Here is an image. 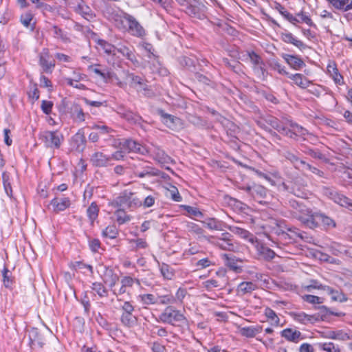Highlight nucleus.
<instances>
[{
    "mask_svg": "<svg viewBox=\"0 0 352 352\" xmlns=\"http://www.w3.org/2000/svg\"><path fill=\"white\" fill-rule=\"evenodd\" d=\"M162 276L167 280H172L175 276V270L165 263H160L157 261Z\"/></svg>",
    "mask_w": 352,
    "mask_h": 352,
    "instance_id": "43",
    "label": "nucleus"
},
{
    "mask_svg": "<svg viewBox=\"0 0 352 352\" xmlns=\"http://www.w3.org/2000/svg\"><path fill=\"white\" fill-rule=\"evenodd\" d=\"M116 51L120 53L127 60L131 61L133 65H136L139 63L132 46L124 44V43H118L116 47Z\"/></svg>",
    "mask_w": 352,
    "mask_h": 352,
    "instance_id": "15",
    "label": "nucleus"
},
{
    "mask_svg": "<svg viewBox=\"0 0 352 352\" xmlns=\"http://www.w3.org/2000/svg\"><path fill=\"white\" fill-rule=\"evenodd\" d=\"M286 230L290 232V234L286 233L285 232H282L281 233H278V235L281 236L282 239H292L296 240L297 238L303 239L304 232L300 231L298 228L296 227H287Z\"/></svg>",
    "mask_w": 352,
    "mask_h": 352,
    "instance_id": "34",
    "label": "nucleus"
},
{
    "mask_svg": "<svg viewBox=\"0 0 352 352\" xmlns=\"http://www.w3.org/2000/svg\"><path fill=\"white\" fill-rule=\"evenodd\" d=\"M182 208L188 212V215L191 218L199 217L202 218L204 214L201 212L199 208L190 206L183 205Z\"/></svg>",
    "mask_w": 352,
    "mask_h": 352,
    "instance_id": "62",
    "label": "nucleus"
},
{
    "mask_svg": "<svg viewBox=\"0 0 352 352\" xmlns=\"http://www.w3.org/2000/svg\"><path fill=\"white\" fill-rule=\"evenodd\" d=\"M281 56L293 69L300 70L301 68L305 66V63L298 56L289 54H283Z\"/></svg>",
    "mask_w": 352,
    "mask_h": 352,
    "instance_id": "28",
    "label": "nucleus"
},
{
    "mask_svg": "<svg viewBox=\"0 0 352 352\" xmlns=\"http://www.w3.org/2000/svg\"><path fill=\"white\" fill-rule=\"evenodd\" d=\"M113 205L118 207H126L129 209H135L140 207V198L135 192L128 190H123L113 201Z\"/></svg>",
    "mask_w": 352,
    "mask_h": 352,
    "instance_id": "4",
    "label": "nucleus"
},
{
    "mask_svg": "<svg viewBox=\"0 0 352 352\" xmlns=\"http://www.w3.org/2000/svg\"><path fill=\"white\" fill-rule=\"evenodd\" d=\"M158 321L173 326H183L188 323L184 313L173 305H168L163 310L159 315Z\"/></svg>",
    "mask_w": 352,
    "mask_h": 352,
    "instance_id": "2",
    "label": "nucleus"
},
{
    "mask_svg": "<svg viewBox=\"0 0 352 352\" xmlns=\"http://www.w3.org/2000/svg\"><path fill=\"white\" fill-rule=\"evenodd\" d=\"M276 8L278 10L280 14L283 16L287 20H288L290 23L295 24L296 23H299L300 21L294 16H293L291 13L287 12L285 8L280 5V3H277Z\"/></svg>",
    "mask_w": 352,
    "mask_h": 352,
    "instance_id": "54",
    "label": "nucleus"
},
{
    "mask_svg": "<svg viewBox=\"0 0 352 352\" xmlns=\"http://www.w3.org/2000/svg\"><path fill=\"white\" fill-rule=\"evenodd\" d=\"M223 256L226 266L231 270L236 273H241L242 272V266L239 265V263L242 262L241 260L236 259L234 256L228 254H224Z\"/></svg>",
    "mask_w": 352,
    "mask_h": 352,
    "instance_id": "30",
    "label": "nucleus"
},
{
    "mask_svg": "<svg viewBox=\"0 0 352 352\" xmlns=\"http://www.w3.org/2000/svg\"><path fill=\"white\" fill-rule=\"evenodd\" d=\"M99 213V207L97 204L94 201L87 209V215L91 221V223H94L95 220L98 218Z\"/></svg>",
    "mask_w": 352,
    "mask_h": 352,
    "instance_id": "49",
    "label": "nucleus"
},
{
    "mask_svg": "<svg viewBox=\"0 0 352 352\" xmlns=\"http://www.w3.org/2000/svg\"><path fill=\"white\" fill-rule=\"evenodd\" d=\"M2 179H3V184L5 189V191L7 194V195L10 197H12V189L10 181V176L9 174L7 172H3L2 173Z\"/></svg>",
    "mask_w": 352,
    "mask_h": 352,
    "instance_id": "60",
    "label": "nucleus"
},
{
    "mask_svg": "<svg viewBox=\"0 0 352 352\" xmlns=\"http://www.w3.org/2000/svg\"><path fill=\"white\" fill-rule=\"evenodd\" d=\"M226 228L230 232L248 241L252 244H254V243L256 242L257 238L247 230L234 226H227Z\"/></svg>",
    "mask_w": 352,
    "mask_h": 352,
    "instance_id": "23",
    "label": "nucleus"
},
{
    "mask_svg": "<svg viewBox=\"0 0 352 352\" xmlns=\"http://www.w3.org/2000/svg\"><path fill=\"white\" fill-rule=\"evenodd\" d=\"M318 347L326 352H340L341 349L338 344L333 342H322L318 344Z\"/></svg>",
    "mask_w": 352,
    "mask_h": 352,
    "instance_id": "59",
    "label": "nucleus"
},
{
    "mask_svg": "<svg viewBox=\"0 0 352 352\" xmlns=\"http://www.w3.org/2000/svg\"><path fill=\"white\" fill-rule=\"evenodd\" d=\"M140 301L144 305H155L158 303V298L151 294H142L138 296Z\"/></svg>",
    "mask_w": 352,
    "mask_h": 352,
    "instance_id": "58",
    "label": "nucleus"
},
{
    "mask_svg": "<svg viewBox=\"0 0 352 352\" xmlns=\"http://www.w3.org/2000/svg\"><path fill=\"white\" fill-rule=\"evenodd\" d=\"M327 70L336 85H342L344 84L343 76L339 73L335 62H330L327 65Z\"/></svg>",
    "mask_w": 352,
    "mask_h": 352,
    "instance_id": "29",
    "label": "nucleus"
},
{
    "mask_svg": "<svg viewBox=\"0 0 352 352\" xmlns=\"http://www.w3.org/2000/svg\"><path fill=\"white\" fill-rule=\"evenodd\" d=\"M53 207V211L55 213H59L68 208L71 205V201L69 197H55L50 201V204Z\"/></svg>",
    "mask_w": 352,
    "mask_h": 352,
    "instance_id": "24",
    "label": "nucleus"
},
{
    "mask_svg": "<svg viewBox=\"0 0 352 352\" xmlns=\"http://www.w3.org/2000/svg\"><path fill=\"white\" fill-rule=\"evenodd\" d=\"M207 228L211 230H223V226L226 228L224 223L215 218H208L203 221Z\"/></svg>",
    "mask_w": 352,
    "mask_h": 352,
    "instance_id": "40",
    "label": "nucleus"
},
{
    "mask_svg": "<svg viewBox=\"0 0 352 352\" xmlns=\"http://www.w3.org/2000/svg\"><path fill=\"white\" fill-rule=\"evenodd\" d=\"M158 114L162 118L163 123L169 129L172 130H178L182 128L183 124L180 118L168 114L164 112L162 109L158 111Z\"/></svg>",
    "mask_w": 352,
    "mask_h": 352,
    "instance_id": "12",
    "label": "nucleus"
},
{
    "mask_svg": "<svg viewBox=\"0 0 352 352\" xmlns=\"http://www.w3.org/2000/svg\"><path fill=\"white\" fill-rule=\"evenodd\" d=\"M185 12L190 16L196 18L199 20H203L206 18V15L200 7L192 4H188L187 3Z\"/></svg>",
    "mask_w": 352,
    "mask_h": 352,
    "instance_id": "35",
    "label": "nucleus"
},
{
    "mask_svg": "<svg viewBox=\"0 0 352 352\" xmlns=\"http://www.w3.org/2000/svg\"><path fill=\"white\" fill-rule=\"evenodd\" d=\"M116 217V221L119 225H122L131 221V217L127 214L123 209H118L114 213Z\"/></svg>",
    "mask_w": 352,
    "mask_h": 352,
    "instance_id": "55",
    "label": "nucleus"
},
{
    "mask_svg": "<svg viewBox=\"0 0 352 352\" xmlns=\"http://www.w3.org/2000/svg\"><path fill=\"white\" fill-rule=\"evenodd\" d=\"M134 174L135 176L143 178V177H151L155 176H160L161 174V171L149 166H145L143 167L142 170H139L138 168L134 170Z\"/></svg>",
    "mask_w": 352,
    "mask_h": 352,
    "instance_id": "31",
    "label": "nucleus"
},
{
    "mask_svg": "<svg viewBox=\"0 0 352 352\" xmlns=\"http://www.w3.org/2000/svg\"><path fill=\"white\" fill-rule=\"evenodd\" d=\"M126 32L138 38H142L146 35L144 28L132 15L127 16V29Z\"/></svg>",
    "mask_w": 352,
    "mask_h": 352,
    "instance_id": "10",
    "label": "nucleus"
},
{
    "mask_svg": "<svg viewBox=\"0 0 352 352\" xmlns=\"http://www.w3.org/2000/svg\"><path fill=\"white\" fill-rule=\"evenodd\" d=\"M324 290L331 296V298L333 301L344 302L347 300V297L341 291L335 290L329 286H324Z\"/></svg>",
    "mask_w": 352,
    "mask_h": 352,
    "instance_id": "37",
    "label": "nucleus"
},
{
    "mask_svg": "<svg viewBox=\"0 0 352 352\" xmlns=\"http://www.w3.org/2000/svg\"><path fill=\"white\" fill-rule=\"evenodd\" d=\"M86 138L82 129H79L71 139L70 145L78 152H83L86 147Z\"/></svg>",
    "mask_w": 352,
    "mask_h": 352,
    "instance_id": "16",
    "label": "nucleus"
},
{
    "mask_svg": "<svg viewBox=\"0 0 352 352\" xmlns=\"http://www.w3.org/2000/svg\"><path fill=\"white\" fill-rule=\"evenodd\" d=\"M194 78L197 82L203 85L212 88L215 86V83L210 78L196 71L194 72Z\"/></svg>",
    "mask_w": 352,
    "mask_h": 352,
    "instance_id": "57",
    "label": "nucleus"
},
{
    "mask_svg": "<svg viewBox=\"0 0 352 352\" xmlns=\"http://www.w3.org/2000/svg\"><path fill=\"white\" fill-rule=\"evenodd\" d=\"M117 113L122 118L126 120L131 124L142 126V123L144 122L142 118L139 114L126 109L124 107H119Z\"/></svg>",
    "mask_w": 352,
    "mask_h": 352,
    "instance_id": "11",
    "label": "nucleus"
},
{
    "mask_svg": "<svg viewBox=\"0 0 352 352\" xmlns=\"http://www.w3.org/2000/svg\"><path fill=\"white\" fill-rule=\"evenodd\" d=\"M216 277H213L210 279H208L203 282V286L206 290L211 291L214 288L217 287L223 289L226 287V286L227 285L228 280L226 275V272L224 270H218L216 272Z\"/></svg>",
    "mask_w": 352,
    "mask_h": 352,
    "instance_id": "8",
    "label": "nucleus"
},
{
    "mask_svg": "<svg viewBox=\"0 0 352 352\" xmlns=\"http://www.w3.org/2000/svg\"><path fill=\"white\" fill-rule=\"evenodd\" d=\"M38 63L43 72L52 74L55 67V60L52 58L47 48H44L38 55Z\"/></svg>",
    "mask_w": 352,
    "mask_h": 352,
    "instance_id": "9",
    "label": "nucleus"
},
{
    "mask_svg": "<svg viewBox=\"0 0 352 352\" xmlns=\"http://www.w3.org/2000/svg\"><path fill=\"white\" fill-rule=\"evenodd\" d=\"M283 156L287 160L290 161L296 169H300L303 163V160H300L297 155L290 151H285L283 153Z\"/></svg>",
    "mask_w": 352,
    "mask_h": 352,
    "instance_id": "45",
    "label": "nucleus"
},
{
    "mask_svg": "<svg viewBox=\"0 0 352 352\" xmlns=\"http://www.w3.org/2000/svg\"><path fill=\"white\" fill-rule=\"evenodd\" d=\"M298 219L305 227L314 230L322 228L329 230L336 227V221L330 217L320 211H314L311 209L304 210L302 214H299Z\"/></svg>",
    "mask_w": 352,
    "mask_h": 352,
    "instance_id": "1",
    "label": "nucleus"
},
{
    "mask_svg": "<svg viewBox=\"0 0 352 352\" xmlns=\"http://www.w3.org/2000/svg\"><path fill=\"white\" fill-rule=\"evenodd\" d=\"M179 64L188 70L195 72L196 71V60L194 58L183 56L179 58Z\"/></svg>",
    "mask_w": 352,
    "mask_h": 352,
    "instance_id": "46",
    "label": "nucleus"
},
{
    "mask_svg": "<svg viewBox=\"0 0 352 352\" xmlns=\"http://www.w3.org/2000/svg\"><path fill=\"white\" fill-rule=\"evenodd\" d=\"M287 123H288L291 128L293 129V132H294L296 134V138L299 135L304 136L308 133L307 129L298 125V124L293 122L292 120H287Z\"/></svg>",
    "mask_w": 352,
    "mask_h": 352,
    "instance_id": "61",
    "label": "nucleus"
},
{
    "mask_svg": "<svg viewBox=\"0 0 352 352\" xmlns=\"http://www.w3.org/2000/svg\"><path fill=\"white\" fill-rule=\"evenodd\" d=\"M74 10L87 20L91 19L95 16L92 10L83 0L78 1L76 6L74 7Z\"/></svg>",
    "mask_w": 352,
    "mask_h": 352,
    "instance_id": "27",
    "label": "nucleus"
},
{
    "mask_svg": "<svg viewBox=\"0 0 352 352\" xmlns=\"http://www.w3.org/2000/svg\"><path fill=\"white\" fill-rule=\"evenodd\" d=\"M280 336L288 342L294 343H298L305 338L300 331L292 328H286L281 331Z\"/></svg>",
    "mask_w": 352,
    "mask_h": 352,
    "instance_id": "25",
    "label": "nucleus"
},
{
    "mask_svg": "<svg viewBox=\"0 0 352 352\" xmlns=\"http://www.w3.org/2000/svg\"><path fill=\"white\" fill-rule=\"evenodd\" d=\"M264 315L272 325L276 327L279 325L280 319L273 309L266 307L264 310Z\"/></svg>",
    "mask_w": 352,
    "mask_h": 352,
    "instance_id": "47",
    "label": "nucleus"
},
{
    "mask_svg": "<svg viewBox=\"0 0 352 352\" xmlns=\"http://www.w3.org/2000/svg\"><path fill=\"white\" fill-rule=\"evenodd\" d=\"M245 190L259 203L262 202L261 199L265 198L268 193L267 188L264 186L256 184L245 187Z\"/></svg>",
    "mask_w": 352,
    "mask_h": 352,
    "instance_id": "20",
    "label": "nucleus"
},
{
    "mask_svg": "<svg viewBox=\"0 0 352 352\" xmlns=\"http://www.w3.org/2000/svg\"><path fill=\"white\" fill-rule=\"evenodd\" d=\"M157 199V194L153 192L144 197V199H140V207L144 208H151L154 206L156 199Z\"/></svg>",
    "mask_w": 352,
    "mask_h": 352,
    "instance_id": "50",
    "label": "nucleus"
},
{
    "mask_svg": "<svg viewBox=\"0 0 352 352\" xmlns=\"http://www.w3.org/2000/svg\"><path fill=\"white\" fill-rule=\"evenodd\" d=\"M90 162L93 166L98 168L107 167L111 164L109 155L100 151H96L91 155Z\"/></svg>",
    "mask_w": 352,
    "mask_h": 352,
    "instance_id": "19",
    "label": "nucleus"
},
{
    "mask_svg": "<svg viewBox=\"0 0 352 352\" xmlns=\"http://www.w3.org/2000/svg\"><path fill=\"white\" fill-rule=\"evenodd\" d=\"M119 234L118 229L115 225H109L105 228L102 232V235L104 237L114 239L118 237Z\"/></svg>",
    "mask_w": 352,
    "mask_h": 352,
    "instance_id": "51",
    "label": "nucleus"
},
{
    "mask_svg": "<svg viewBox=\"0 0 352 352\" xmlns=\"http://www.w3.org/2000/svg\"><path fill=\"white\" fill-rule=\"evenodd\" d=\"M265 122L268 124H270L273 129L278 131V130L280 129V126L284 123L283 121L278 120L277 118L268 116L265 118Z\"/></svg>",
    "mask_w": 352,
    "mask_h": 352,
    "instance_id": "64",
    "label": "nucleus"
},
{
    "mask_svg": "<svg viewBox=\"0 0 352 352\" xmlns=\"http://www.w3.org/2000/svg\"><path fill=\"white\" fill-rule=\"evenodd\" d=\"M254 245L256 248L258 255L261 258L265 261H271L275 257V252L270 248L261 243L258 239Z\"/></svg>",
    "mask_w": 352,
    "mask_h": 352,
    "instance_id": "22",
    "label": "nucleus"
},
{
    "mask_svg": "<svg viewBox=\"0 0 352 352\" xmlns=\"http://www.w3.org/2000/svg\"><path fill=\"white\" fill-rule=\"evenodd\" d=\"M290 316L295 321H297L303 324H307L308 323L313 324L315 322L320 320V316L308 315L303 311L291 312Z\"/></svg>",
    "mask_w": 352,
    "mask_h": 352,
    "instance_id": "21",
    "label": "nucleus"
},
{
    "mask_svg": "<svg viewBox=\"0 0 352 352\" xmlns=\"http://www.w3.org/2000/svg\"><path fill=\"white\" fill-rule=\"evenodd\" d=\"M120 320L122 324L128 328L133 327L138 323V318L133 313H122Z\"/></svg>",
    "mask_w": 352,
    "mask_h": 352,
    "instance_id": "36",
    "label": "nucleus"
},
{
    "mask_svg": "<svg viewBox=\"0 0 352 352\" xmlns=\"http://www.w3.org/2000/svg\"><path fill=\"white\" fill-rule=\"evenodd\" d=\"M120 148L127 152H135L143 154L145 148L138 142L132 139H123L120 142Z\"/></svg>",
    "mask_w": 352,
    "mask_h": 352,
    "instance_id": "18",
    "label": "nucleus"
},
{
    "mask_svg": "<svg viewBox=\"0 0 352 352\" xmlns=\"http://www.w3.org/2000/svg\"><path fill=\"white\" fill-rule=\"evenodd\" d=\"M52 30L53 32V35L55 38L59 39L63 43L70 42V38L68 36L67 33L64 32L61 28H58L57 25H53Z\"/></svg>",
    "mask_w": 352,
    "mask_h": 352,
    "instance_id": "48",
    "label": "nucleus"
},
{
    "mask_svg": "<svg viewBox=\"0 0 352 352\" xmlns=\"http://www.w3.org/2000/svg\"><path fill=\"white\" fill-rule=\"evenodd\" d=\"M126 80L129 83L130 86L133 88H138V85H143V78L133 73L127 72Z\"/></svg>",
    "mask_w": 352,
    "mask_h": 352,
    "instance_id": "53",
    "label": "nucleus"
},
{
    "mask_svg": "<svg viewBox=\"0 0 352 352\" xmlns=\"http://www.w3.org/2000/svg\"><path fill=\"white\" fill-rule=\"evenodd\" d=\"M224 128L228 138V141L233 144L234 147L239 148L237 135L240 131L239 127L234 122L227 120L224 124Z\"/></svg>",
    "mask_w": 352,
    "mask_h": 352,
    "instance_id": "17",
    "label": "nucleus"
},
{
    "mask_svg": "<svg viewBox=\"0 0 352 352\" xmlns=\"http://www.w3.org/2000/svg\"><path fill=\"white\" fill-rule=\"evenodd\" d=\"M186 230L198 239L206 238L204 236V230L199 225L194 222H186L185 224Z\"/></svg>",
    "mask_w": 352,
    "mask_h": 352,
    "instance_id": "38",
    "label": "nucleus"
},
{
    "mask_svg": "<svg viewBox=\"0 0 352 352\" xmlns=\"http://www.w3.org/2000/svg\"><path fill=\"white\" fill-rule=\"evenodd\" d=\"M261 331H262V327H261V326L245 327H242L240 329V333L241 336H245L246 338H254L258 333H261Z\"/></svg>",
    "mask_w": 352,
    "mask_h": 352,
    "instance_id": "44",
    "label": "nucleus"
},
{
    "mask_svg": "<svg viewBox=\"0 0 352 352\" xmlns=\"http://www.w3.org/2000/svg\"><path fill=\"white\" fill-rule=\"evenodd\" d=\"M253 70L254 73L257 75V76L264 80L266 79L267 76V72L265 68V63L263 62L262 65H258L256 66H252Z\"/></svg>",
    "mask_w": 352,
    "mask_h": 352,
    "instance_id": "63",
    "label": "nucleus"
},
{
    "mask_svg": "<svg viewBox=\"0 0 352 352\" xmlns=\"http://www.w3.org/2000/svg\"><path fill=\"white\" fill-rule=\"evenodd\" d=\"M98 67H101L100 65H91L88 67V70L93 72L96 75L99 76L102 80L104 82H108L111 80L115 76V73L108 68H104L103 69H99Z\"/></svg>",
    "mask_w": 352,
    "mask_h": 352,
    "instance_id": "26",
    "label": "nucleus"
},
{
    "mask_svg": "<svg viewBox=\"0 0 352 352\" xmlns=\"http://www.w3.org/2000/svg\"><path fill=\"white\" fill-rule=\"evenodd\" d=\"M257 288V285L252 282H242L237 286L236 294L240 296L251 294Z\"/></svg>",
    "mask_w": 352,
    "mask_h": 352,
    "instance_id": "32",
    "label": "nucleus"
},
{
    "mask_svg": "<svg viewBox=\"0 0 352 352\" xmlns=\"http://www.w3.org/2000/svg\"><path fill=\"white\" fill-rule=\"evenodd\" d=\"M281 40L286 43L294 45L297 47L300 50H303L307 47V45L301 41L297 39L294 35L290 32H282L280 34Z\"/></svg>",
    "mask_w": 352,
    "mask_h": 352,
    "instance_id": "33",
    "label": "nucleus"
},
{
    "mask_svg": "<svg viewBox=\"0 0 352 352\" xmlns=\"http://www.w3.org/2000/svg\"><path fill=\"white\" fill-rule=\"evenodd\" d=\"M72 117L76 122H84L85 120L86 113H84L82 107L76 103H74L71 108Z\"/></svg>",
    "mask_w": 352,
    "mask_h": 352,
    "instance_id": "41",
    "label": "nucleus"
},
{
    "mask_svg": "<svg viewBox=\"0 0 352 352\" xmlns=\"http://www.w3.org/2000/svg\"><path fill=\"white\" fill-rule=\"evenodd\" d=\"M30 339L32 346L37 344L39 347L42 348L45 344L43 339L38 334L36 329H32L30 335Z\"/></svg>",
    "mask_w": 352,
    "mask_h": 352,
    "instance_id": "56",
    "label": "nucleus"
},
{
    "mask_svg": "<svg viewBox=\"0 0 352 352\" xmlns=\"http://www.w3.org/2000/svg\"><path fill=\"white\" fill-rule=\"evenodd\" d=\"M284 191L291 193L296 197L306 198L307 190L305 182L301 177H296L292 180L283 182L280 186Z\"/></svg>",
    "mask_w": 352,
    "mask_h": 352,
    "instance_id": "3",
    "label": "nucleus"
},
{
    "mask_svg": "<svg viewBox=\"0 0 352 352\" xmlns=\"http://www.w3.org/2000/svg\"><path fill=\"white\" fill-rule=\"evenodd\" d=\"M207 240L223 250L234 251L237 248L233 236L227 232H223L219 237L210 236L207 238Z\"/></svg>",
    "mask_w": 352,
    "mask_h": 352,
    "instance_id": "5",
    "label": "nucleus"
},
{
    "mask_svg": "<svg viewBox=\"0 0 352 352\" xmlns=\"http://www.w3.org/2000/svg\"><path fill=\"white\" fill-rule=\"evenodd\" d=\"M324 194L336 204L352 211V199L338 192L333 188H325Z\"/></svg>",
    "mask_w": 352,
    "mask_h": 352,
    "instance_id": "7",
    "label": "nucleus"
},
{
    "mask_svg": "<svg viewBox=\"0 0 352 352\" xmlns=\"http://www.w3.org/2000/svg\"><path fill=\"white\" fill-rule=\"evenodd\" d=\"M98 45L104 50V53L108 55H116V45H113L107 41L99 39L98 41Z\"/></svg>",
    "mask_w": 352,
    "mask_h": 352,
    "instance_id": "52",
    "label": "nucleus"
},
{
    "mask_svg": "<svg viewBox=\"0 0 352 352\" xmlns=\"http://www.w3.org/2000/svg\"><path fill=\"white\" fill-rule=\"evenodd\" d=\"M102 282H94L91 284V289L100 298H107L109 296V291L104 286Z\"/></svg>",
    "mask_w": 352,
    "mask_h": 352,
    "instance_id": "42",
    "label": "nucleus"
},
{
    "mask_svg": "<svg viewBox=\"0 0 352 352\" xmlns=\"http://www.w3.org/2000/svg\"><path fill=\"white\" fill-rule=\"evenodd\" d=\"M287 76L292 79L297 86L302 89L307 88L311 84V82L301 74H290L289 73Z\"/></svg>",
    "mask_w": 352,
    "mask_h": 352,
    "instance_id": "39",
    "label": "nucleus"
},
{
    "mask_svg": "<svg viewBox=\"0 0 352 352\" xmlns=\"http://www.w3.org/2000/svg\"><path fill=\"white\" fill-rule=\"evenodd\" d=\"M102 282L112 289L119 281L118 275L114 270L108 266H104V271L101 274Z\"/></svg>",
    "mask_w": 352,
    "mask_h": 352,
    "instance_id": "14",
    "label": "nucleus"
},
{
    "mask_svg": "<svg viewBox=\"0 0 352 352\" xmlns=\"http://www.w3.org/2000/svg\"><path fill=\"white\" fill-rule=\"evenodd\" d=\"M40 140L47 148H59L64 140V137L63 134L57 131H46L41 134Z\"/></svg>",
    "mask_w": 352,
    "mask_h": 352,
    "instance_id": "6",
    "label": "nucleus"
},
{
    "mask_svg": "<svg viewBox=\"0 0 352 352\" xmlns=\"http://www.w3.org/2000/svg\"><path fill=\"white\" fill-rule=\"evenodd\" d=\"M131 14L124 12H113L111 14V20L114 25L120 31L126 32L127 29V16Z\"/></svg>",
    "mask_w": 352,
    "mask_h": 352,
    "instance_id": "13",
    "label": "nucleus"
}]
</instances>
